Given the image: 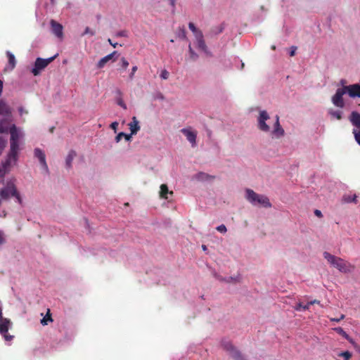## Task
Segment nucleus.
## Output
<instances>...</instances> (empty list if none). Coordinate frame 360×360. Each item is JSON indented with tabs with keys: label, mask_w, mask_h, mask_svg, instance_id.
<instances>
[{
	"label": "nucleus",
	"mask_w": 360,
	"mask_h": 360,
	"mask_svg": "<svg viewBox=\"0 0 360 360\" xmlns=\"http://www.w3.org/2000/svg\"><path fill=\"white\" fill-rule=\"evenodd\" d=\"M117 126H118V122L115 121V122H113L111 123L110 128L112 129L115 132H116Z\"/></svg>",
	"instance_id": "45"
},
{
	"label": "nucleus",
	"mask_w": 360,
	"mask_h": 360,
	"mask_svg": "<svg viewBox=\"0 0 360 360\" xmlns=\"http://www.w3.org/2000/svg\"><path fill=\"white\" fill-rule=\"evenodd\" d=\"M349 120L354 126V129L360 131V113L357 111H352L349 116Z\"/></svg>",
	"instance_id": "13"
},
{
	"label": "nucleus",
	"mask_w": 360,
	"mask_h": 360,
	"mask_svg": "<svg viewBox=\"0 0 360 360\" xmlns=\"http://www.w3.org/2000/svg\"><path fill=\"white\" fill-rule=\"evenodd\" d=\"M352 133L354 136L355 141L360 146V131H358L356 129H353Z\"/></svg>",
	"instance_id": "32"
},
{
	"label": "nucleus",
	"mask_w": 360,
	"mask_h": 360,
	"mask_svg": "<svg viewBox=\"0 0 360 360\" xmlns=\"http://www.w3.org/2000/svg\"><path fill=\"white\" fill-rule=\"evenodd\" d=\"M210 175L204 172H198L193 177V179L199 181H205L210 179Z\"/></svg>",
	"instance_id": "21"
},
{
	"label": "nucleus",
	"mask_w": 360,
	"mask_h": 360,
	"mask_svg": "<svg viewBox=\"0 0 360 360\" xmlns=\"http://www.w3.org/2000/svg\"><path fill=\"white\" fill-rule=\"evenodd\" d=\"M58 54H56L53 56H51L48 58H37L34 66L31 70V72L34 75H39L41 72L44 70L49 63H51L56 57Z\"/></svg>",
	"instance_id": "6"
},
{
	"label": "nucleus",
	"mask_w": 360,
	"mask_h": 360,
	"mask_svg": "<svg viewBox=\"0 0 360 360\" xmlns=\"http://www.w3.org/2000/svg\"><path fill=\"white\" fill-rule=\"evenodd\" d=\"M3 90V82L0 79V96L1 95Z\"/></svg>",
	"instance_id": "54"
},
{
	"label": "nucleus",
	"mask_w": 360,
	"mask_h": 360,
	"mask_svg": "<svg viewBox=\"0 0 360 360\" xmlns=\"http://www.w3.org/2000/svg\"><path fill=\"white\" fill-rule=\"evenodd\" d=\"M333 330L337 333H338L339 335H340L341 336H342L345 339H347V338H349V335L343 330L342 328L341 327H337V328H334Z\"/></svg>",
	"instance_id": "27"
},
{
	"label": "nucleus",
	"mask_w": 360,
	"mask_h": 360,
	"mask_svg": "<svg viewBox=\"0 0 360 360\" xmlns=\"http://www.w3.org/2000/svg\"><path fill=\"white\" fill-rule=\"evenodd\" d=\"M117 105L121 106L122 108L127 109V105H126V104L124 103V102L123 101V100L122 98L117 99Z\"/></svg>",
	"instance_id": "42"
},
{
	"label": "nucleus",
	"mask_w": 360,
	"mask_h": 360,
	"mask_svg": "<svg viewBox=\"0 0 360 360\" xmlns=\"http://www.w3.org/2000/svg\"><path fill=\"white\" fill-rule=\"evenodd\" d=\"M294 309L298 311H306L309 309V305H308V303L304 305L301 302H299L295 306Z\"/></svg>",
	"instance_id": "26"
},
{
	"label": "nucleus",
	"mask_w": 360,
	"mask_h": 360,
	"mask_svg": "<svg viewBox=\"0 0 360 360\" xmlns=\"http://www.w3.org/2000/svg\"><path fill=\"white\" fill-rule=\"evenodd\" d=\"M241 66H242V68L244 66V63H241Z\"/></svg>",
	"instance_id": "59"
},
{
	"label": "nucleus",
	"mask_w": 360,
	"mask_h": 360,
	"mask_svg": "<svg viewBox=\"0 0 360 360\" xmlns=\"http://www.w3.org/2000/svg\"><path fill=\"white\" fill-rule=\"evenodd\" d=\"M6 142L7 141L5 139L0 136V155L1 154L3 150L4 149Z\"/></svg>",
	"instance_id": "35"
},
{
	"label": "nucleus",
	"mask_w": 360,
	"mask_h": 360,
	"mask_svg": "<svg viewBox=\"0 0 360 360\" xmlns=\"http://www.w3.org/2000/svg\"><path fill=\"white\" fill-rule=\"evenodd\" d=\"M345 79H341L340 80V84L344 86L345 85Z\"/></svg>",
	"instance_id": "57"
},
{
	"label": "nucleus",
	"mask_w": 360,
	"mask_h": 360,
	"mask_svg": "<svg viewBox=\"0 0 360 360\" xmlns=\"http://www.w3.org/2000/svg\"><path fill=\"white\" fill-rule=\"evenodd\" d=\"M188 51L190 53V57L192 60H195L198 58V54L193 51V48L191 47V45H188Z\"/></svg>",
	"instance_id": "29"
},
{
	"label": "nucleus",
	"mask_w": 360,
	"mask_h": 360,
	"mask_svg": "<svg viewBox=\"0 0 360 360\" xmlns=\"http://www.w3.org/2000/svg\"><path fill=\"white\" fill-rule=\"evenodd\" d=\"M153 98L154 100L163 101L165 99V96L161 92L158 91L153 95Z\"/></svg>",
	"instance_id": "34"
},
{
	"label": "nucleus",
	"mask_w": 360,
	"mask_h": 360,
	"mask_svg": "<svg viewBox=\"0 0 360 360\" xmlns=\"http://www.w3.org/2000/svg\"><path fill=\"white\" fill-rule=\"evenodd\" d=\"M271 117L268 112L265 110H259V115L257 118V126L259 130L264 133H271L272 137L280 139L285 134V131L280 124L279 117L275 116L273 129L271 130L269 124Z\"/></svg>",
	"instance_id": "2"
},
{
	"label": "nucleus",
	"mask_w": 360,
	"mask_h": 360,
	"mask_svg": "<svg viewBox=\"0 0 360 360\" xmlns=\"http://www.w3.org/2000/svg\"><path fill=\"white\" fill-rule=\"evenodd\" d=\"M129 127L131 131V136L132 135L136 134L137 132L140 130L139 122L136 117H132L131 122L129 124Z\"/></svg>",
	"instance_id": "16"
},
{
	"label": "nucleus",
	"mask_w": 360,
	"mask_h": 360,
	"mask_svg": "<svg viewBox=\"0 0 360 360\" xmlns=\"http://www.w3.org/2000/svg\"><path fill=\"white\" fill-rule=\"evenodd\" d=\"M117 37H127L128 33L126 30H121L116 33Z\"/></svg>",
	"instance_id": "40"
},
{
	"label": "nucleus",
	"mask_w": 360,
	"mask_h": 360,
	"mask_svg": "<svg viewBox=\"0 0 360 360\" xmlns=\"http://www.w3.org/2000/svg\"><path fill=\"white\" fill-rule=\"evenodd\" d=\"M245 198L253 206H261L266 208L271 207V203L267 196L258 194L250 188L245 190Z\"/></svg>",
	"instance_id": "5"
},
{
	"label": "nucleus",
	"mask_w": 360,
	"mask_h": 360,
	"mask_svg": "<svg viewBox=\"0 0 360 360\" xmlns=\"http://www.w3.org/2000/svg\"><path fill=\"white\" fill-rule=\"evenodd\" d=\"M11 326L10 319L4 318L0 320V333L4 338L5 340H11L13 338V335H8V331Z\"/></svg>",
	"instance_id": "9"
},
{
	"label": "nucleus",
	"mask_w": 360,
	"mask_h": 360,
	"mask_svg": "<svg viewBox=\"0 0 360 360\" xmlns=\"http://www.w3.org/2000/svg\"><path fill=\"white\" fill-rule=\"evenodd\" d=\"M343 200L345 202H356V195H345L343 196Z\"/></svg>",
	"instance_id": "25"
},
{
	"label": "nucleus",
	"mask_w": 360,
	"mask_h": 360,
	"mask_svg": "<svg viewBox=\"0 0 360 360\" xmlns=\"http://www.w3.org/2000/svg\"><path fill=\"white\" fill-rule=\"evenodd\" d=\"M323 257L334 268H336L340 272L347 274L354 271V266L350 262L345 261L341 257L331 255L328 252H324Z\"/></svg>",
	"instance_id": "4"
},
{
	"label": "nucleus",
	"mask_w": 360,
	"mask_h": 360,
	"mask_svg": "<svg viewBox=\"0 0 360 360\" xmlns=\"http://www.w3.org/2000/svg\"><path fill=\"white\" fill-rule=\"evenodd\" d=\"M167 194L172 195L173 191H169L168 187L166 184H162L160 186V195L161 198L167 199Z\"/></svg>",
	"instance_id": "20"
},
{
	"label": "nucleus",
	"mask_w": 360,
	"mask_h": 360,
	"mask_svg": "<svg viewBox=\"0 0 360 360\" xmlns=\"http://www.w3.org/2000/svg\"><path fill=\"white\" fill-rule=\"evenodd\" d=\"M181 132L186 136L187 141L191 143L192 147L196 146L197 131L189 127L181 129Z\"/></svg>",
	"instance_id": "10"
},
{
	"label": "nucleus",
	"mask_w": 360,
	"mask_h": 360,
	"mask_svg": "<svg viewBox=\"0 0 360 360\" xmlns=\"http://www.w3.org/2000/svg\"><path fill=\"white\" fill-rule=\"evenodd\" d=\"M122 138H124L126 141H129L131 139V134H127L124 132H120L115 137V141L120 142Z\"/></svg>",
	"instance_id": "24"
},
{
	"label": "nucleus",
	"mask_w": 360,
	"mask_h": 360,
	"mask_svg": "<svg viewBox=\"0 0 360 360\" xmlns=\"http://www.w3.org/2000/svg\"><path fill=\"white\" fill-rule=\"evenodd\" d=\"M51 26L52 32L59 38L63 37V26L61 24L57 22L54 20H51Z\"/></svg>",
	"instance_id": "14"
},
{
	"label": "nucleus",
	"mask_w": 360,
	"mask_h": 360,
	"mask_svg": "<svg viewBox=\"0 0 360 360\" xmlns=\"http://www.w3.org/2000/svg\"><path fill=\"white\" fill-rule=\"evenodd\" d=\"M13 121L12 117H4L0 120V133H5L9 130L11 133V129L14 125L16 128H18L14 124H11Z\"/></svg>",
	"instance_id": "12"
},
{
	"label": "nucleus",
	"mask_w": 360,
	"mask_h": 360,
	"mask_svg": "<svg viewBox=\"0 0 360 360\" xmlns=\"http://www.w3.org/2000/svg\"><path fill=\"white\" fill-rule=\"evenodd\" d=\"M328 114L331 117H333L340 120L342 119L343 113H342V111H341V110H335L330 109V110H328Z\"/></svg>",
	"instance_id": "22"
},
{
	"label": "nucleus",
	"mask_w": 360,
	"mask_h": 360,
	"mask_svg": "<svg viewBox=\"0 0 360 360\" xmlns=\"http://www.w3.org/2000/svg\"><path fill=\"white\" fill-rule=\"evenodd\" d=\"M169 1L170 5H171L173 8H174V6H175V3H176V0H169Z\"/></svg>",
	"instance_id": "53"
},
{
	"label": "nucleus",
	"mask_w": 360,
	"mask_h": 360,
	"mask_svg": "<svg viewBox=\"0 0 360 360\" xmlns=\"http://www.w3.org/2000/svg\"><path fill=\"white\" fill-rule=\"evenodd\" d=\"M86 34H90L91 36H94L95 34V32L91 30L89 27H86L82 35L84 36Z\"/></svg>",
	"instance_id": "37"
},
{
	"label": "nucleus",
	"mask_w": 360,
	"mask_h": 360,
	"mask_svg": "<svg viewBox=\"0 0 360 360\" xmlns=\"http://www.w3.org/2000/svg\"><path fill=\"white\" fill-rule=\"evenodd\" d=\"M221 346L225 350L229 352L230 355L236 360H245L241 353L238 351L228 340H223Z\"/></svg>",
	"instance_id": "7"
},
{
	"label": "nucleus",
	"mask_w": 360,
	"mask_h": 360,
	"mask_svg": "<svg viewBox=\"0 0 360 360\" xmlns=\"http://www.w3.org/2000/svg\"><path fill=\"white\" fill-rule=\"evenodd\" d=\"M216 229L221 233H225L227 231V229L224 224H221L217 226Z\"/></svg>",
	"instance_id": "36"
},
{
	"label": "nucleus",
	"mask_w": 360,
	"mask_h": 360,
	"mask_svg": "<svg viewBox=\"0 0 360 360\" xmlns=\"http://www.w3.org/2000/svg\"><path fill=\"white\" fill-rule=\"evenodd\" d=\"M346 94V91L344 87L338 88L336 90L335 94L332 97V103L333 104L338 108H342L345 107V101L343 100V96Z\"/></svg>",
	"instance_id": "8"
},
{
	"label": "nucleus",
	"mask_w": 360,
	"mask_h": 360,
	"mask_svg": "<svg viewBox=\"0 0 360 360\" xmlns=\"http://www.w3.org/2000/svg\"><path fill=\"white\" fill-rule=\"evenodd\" d=\"M6 55L8 59V65L6 68V69H8L10 70H12L14 69L16 65V60L15 58V56L9 51H6Z\"/></svg>",
	"instance_id": "17"
},
{
	"label": "nucleus",
	"mask_w": 360,
	"mask_h": 360,
	"mask_svg": "<svg viewBox=\"0 0 360 360\" xmlns=\"http://www.w3.org/2000/svg\"><path fill=\"white\" fill-rule=\"evenodd\" d=\"M24 136L25 134L20 128H16L13 125L11 129L10 150L6 159L0 167V179L3 178L10 167L18 162V154L21 150L20 142L23 140Z\"/></svg>",
	"instance_id": "1"
},
{
	"label": "nucleus",
	"mask_w": 360,
	"mask_h": 360,
	"mask_svg": "<svg viewBox=\"0 0 360 360\" xmlns=\"http://www.w3.org/2000/svg\"><path fill=\"white\" fill-rule=\"evenodd\" d=\"M308 303V305H309V307L311 305V304H316V303H319V301L316 300H312V301H310Z\"/></svg>",
	"instance_id": "51"
},
{
	"label": "nucleus",
	"mask_w": 360,
	"mask_h": 360,
	"mask_svg": "<svg viewBox=\"0 0 360 360\" xmlns=\"http://www.w3.org/2000/svg\"><path fill=\"white\" fill-rule=\"evenodd\" d=\"M0 115L4 117H12L11 108L3 100H0Z\"/></svg>",
	"instance_id": "15"
},
{
	"label": "nucleus",
	"mask_w": 360,
	"mask_h": 360,
	"mask_svg": "<svg viewBox=\"0 0 360 360\" xmlns=\"http://www.w3.org/2000/svg\"><path fill=\"white\" fill-rule=\"evenodd\" d=\"M108 41L110 43V44L112 45L114 48H115L118 45L117 43H112L110 39H108Z\"/></svg>",
	"instance_id": "52"
},
{
	"label": "nucleus",
	"mask_w": 360,
	"mask_h": 360,
	"mask_svg": "<svg viewBox=\"0 0 360 360\" xmlns=\"http://www.w3.org/2000/svg\"><path fill=\"white\" fill-rule=\"evenodd\" d=\"M42 169L45 171V172L46 174H49V167H48V165L46 163V160L40 163Z\"/></svg>",
	"instance_id": "41"
},
{
	"label": "nucleus",
	"mask_w": 360,
	"mask_h": 360,
	"mask_svg": "<svg viewBox=\"0 0 360 360\" xmlns=\"http://www.w3.org/2000/svg\"><path fill=\"white\" fill-rule=\"evenodd\" d=\"M117 54V51H113L112 53H110L109 55H110V59H112V58Z\"/></svg>",
	"instance_id": "55"
},
{
	"label": "nucleus",
	"mask_w": 360,
	"mask_h": 360,
	"mask_svg": "<svg viewBox=\"0 0 360 360\" xmlns=\"http://www.w3.org/2000/svg\"><path fill=\"white\" fill-rule=\"evenodd\" d=\"M53 320L51 317L50 315L47 314L46 316H44L41 320V323L43 325V326H46L48 324L49 322H51Z\"/></svg>",
	"instance_id": "31"
},
{
	"label": "nucleus",
	"mask_w": 360,
	"mask_h": 360,
	"mask_svg": "<svg viewBox=\"0 0 360 360\" xmlns=\"http://www.w3.org/2000/svg\"><path fill=\"white\" fill-rule=\"evenodd\" d=\"M110 55H107L102 58L97 63V68L101 69L103 68L105 65L110 60Z\"/></svg>",
	"instance_id": "23"
},
{
	"label": "nucleus",
	"mask_w": 360,
	"mask_h": 360,
	"mask_svg": "<svg viewBox=\"0 0 360 360\" xmlns=\"http://www.w3.org/2000/svg\"><path fill=\"white\" fill-rule=\"evenodd\" d=\"M77 153L75 150H70L65 158V167L68 169H70L72 167V162L74 160V158L76 157Z\"/></svg>",
	"instance_id": "18"
},
{
	"label": "nucleus",
	"mask_w": 360,
	"mask_h": 360,
	"mask_svg": "<svg viewBox=\"0 0 360 360\" xmlns=\"http://www.w3.org/2000/svg\"><path fill=\"white\" fill-rule=\"evenodd\" d=\"M188 27L193 33L194 36H196L198 33H202L201 31L198 30L193 22H189Z\"/></svg>",
	"instance_id": "30"
},
{
	"label": "nucleus",
	"mask_w": 360,
	"mask_h": 360,
	"mask_svg": "<svg viewBox=\"0 0 360 360\" xmlns=\"http://www.w3.org/2000/svg\"><path fill=\"white\" fill-rule=\"evenodd\" d=\"M137 69H138V68H137V66H136V65L132 67V68H131V73H130V75H129V78H130L131 79H133L134 75V74H135L136 71L137 70Z\"/></svg>",
	"instance_id": "44"
},
{
	"label": "nucleus",
	"mask_w": 360,
	"mask_h": 360,
	"mask_svg": "<svg viewBox=\"0 0 360 360\" xmlns=\"http://www.w3.org/2000/svg\"><path fill=\"white\" fill-rule=\"evenodd\" d=\"M4 319L2 316V308L0 307V320Z\"/></svg>",
	"instance_id": "56"
},
{
	"label": "nucleus",
	"mask_w": 360,
	"mask_h": 360,
	"mask_svg": "<svg viewBox=\"0 0 360 360\" xmlns=\"http://www.w3.org/2000/svg\"><path fill=\"white\" fill-rule=\"evenodd\" d=\"M120 60H121L122 68L124 69H126L129 65V62L127 61V60L125 58H122Z\"/></svg>",
	"instance_id": "39"
},
{
	"label": "nucleus",
	"mask_w": 360,
	"mask_h": 360,
	"mask_svg": "<svg viewBox=\"0 0 360 360\" xmlns=\"http://www.w3.org/2000/svg\"><path fill=\"white\" fill-rule=\"evenodd\" d=\"M51 2H53V0H51Z\"/></svg>",
	"instance_id": "60"
},
{
	"label": "nucleus",
	"mask_w": 360,
	"mask_h": 360,
	"mask_svg": "<svg viewBox=\"0 0 360 360\" xmlns=\"http://www.w3.org/2000/svg\"><path fill=\"white\" fill-rule=\"evenodd\" d=\"M160 76L162 79H167L169 77V72L166 70H163Z\"/></svg>",
	"instance_id": "38"
},
{
	"label": "nucleus",
	"mask_w": 360,
	"mask_h": 360,
	"mask_svg": "<svg viewBox=\"0 0 360 360\" xmlns=\"http://www.w3.org/2000/svg\"><path fill=\"white\" fill-rule=\"evenodd\" d=\"M34 155L36 158H37L39 161V163H41L44 161H46V155L44 152L39 148H36L34 150Z\"/></svg>",
	"instance_id": "19"
},
{
	"label": "nucleus",
	"mask_w": 360,
	"mask_h": 360,
	"mask_svg": "<svg viewBox=\"0 0 360 360\" xmlns=\"http://www.w3.org/2000/svg\"><path fill=\"white\" fill-rule=\"evenodd\" d=\"M0 197L3 200H8L13 198L15 202L20 206H23L22 197L17 188L15 179L8 180L3 187L0 188Z\"/></svg>",
	"instance_id": "3"
},
{
	"label": "nucleus",
	"mask_w": 360,
	"mask_h": 360,
	"mask_svg": "<svg viewBox=\"0 0 360 360\" xmlns=\"http://www.w3.org/2000/svg\"><path fill=\"white\" fill-rule=\"evenodd\" d=\"M195 38L196 40L197 48L199 50L202 51L207 56H211L212 53L208 50V49L205 44L202 33H198L197 35L195 36Z\"/></svg>",
	"instance_id": "11"
},
{
	"label": "nucleus",
	"mask_w": 360,
	"mask_h": 360,
	"mask_svg": "<svg viewBox=\"0 0 360 360\" xmlns=\"http://www.w3.org/2000/svg\"><path fill=\"white\" fill-rule=\"evenodd\" d=\"M224 281H226V282L228 283H230V282H236L238 281V278H235V277H229L226 279H224Z\"/></svg>",
	"instance_id": "47"
},
{
	"label": "nucleus",
	"mask_w": 360,
	"mask_h": 360,
	"mask_svg": "<svg viewBox=\"0 0 360 360\" xmlns=\"http://www.w3.org/2000/svg\"><path fill=\"white\" fill-rule=\"evenodd\" d=\"M202 250H203L204 251H206V250H207V247H206V245H202Z\"/></svg>",
	"instance_id": "58"
},
{
	"label": "nucleus",
	"mask_w": 360,
	"mask_h": 360,
	"mask_svg": "<svg viewBox=\"0 0 360 360\" xmlns=\"http://www.w3.org/2000/svg\"><path fill=\"white\" fill-rule=\"evenodd\" d=\"M5 243V238L4 233L0 230V246Z\"/></svg>",
	"instance_id": "46"
},
{
	"label": "nucleus",
	"mask_w": 360,
	"mask_h": 360,
	"mask_svg": "<svg viewBox=\"0 0 360 360\" xmlns=\"http://www.w3.org/2000/svg\"><path fill=\"white\" fill-rule=\"evenodd\" d=\"M344 319H345V315L342 314L339 318H330V321L339 322Z\"/></svg>",
	"instance_id": "43"
},
{
	"label": "nucleus",
	"mask_w": 360,
	"mask_h": 360,
	"mask_svg": "<svg viewBox=\"0 0 360 360\" xmlns=\"http://www.w3.org/2000/svg\"><path fill=\"white\" fill-rule=\"evenodd\" d=\"M296 49H297L296 46H292L291 47V51L290 52V56H293L295 55Z\"/></svg>",
	"instance_id": "50"
},
{
	"label": "nucleus",
	"mask_w": 360,
	"mask_h": 360,
	"mask_svg": "<svg viewBox=\"0 0 360 360\" xmlns=\"http://www.w3.org/2000/svg\"><path fill=\"white\" fill-rule=\"evenodd\" d=\"M349 343H351L352 345L355 346L356 344V342L354 340L353 338H352L349 335V338H347L346 339Z\"/></svg>",
	"instance_id": "49"
},
{
	"label": "nucleus",
	"mask_w": 360,
	"mask_h": 360,
	"mask_svg": "<svg viewBox=\"0 0 360 360\" xmlns=\"http://www.w3.org/2000/svg\"><path fill=\"white\" fill-rule=\"evenodd\" d=\"M314 214L319 218L323 217L322 212L319 210H315Z\"/></svg>",
	"instance_id": "48"
},
{
	"label": "nucleus",
	"mask_w": 360,
	"mask_h": 360,
	"mask_svg": "<svg viewBox=\"0 0 360 360\" xmlns=\"http://www.w3.org/2000/svg\"><path fill=\"white\" fill-rule=\"evenodd\" d=\"M338 356L342 357L344 360H349L352 356V352L349 351L341 352L338 354Z\"/></svg>",
	"instance_id": "28"
},
{
	"label": "nucleus",
	"mask_w": 360,
	"mask_h": 360,
	"mask_svg": "<svg viewBox=\"0 0 360 360\" xmlns=\"http://www.w3.org/2000/svg\"><path fill=\"white\" fill-rule=\"evenodd\" d=\"M177 35L181 39H186V33L185 29L184 28H180L179 32H178Z\"/></svg>",
	"instance_id": "33"
}]
</instances>
